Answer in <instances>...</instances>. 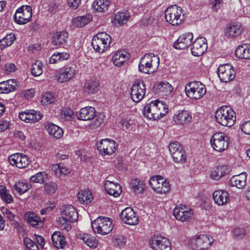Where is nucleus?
<instances>
[{"instance_id":"nucleus-34","label":"nucleus","mask_w":250,"mask_h":250,"mask_svg":"<svg viewBox=\"0 0 250 250\" xmlns=\"http://www.w3.org/2000/svg\"><path fill=\"white\" fill-rule=\"evenodd\" d=\"M51 239L54 246L57 249H62L66 245L64 236L59 231L54 232L52 235Z\"/></svg>"},{"instance_id":"nucleus-60","label":"nucleus","mask_w":250,"mask_h":250,"mask_svg":"<svg viewBox=\"0 0 250 250\" xmlns=\"http://www.w3.org/2000/svg\"><path fill=\"white\" fill-rule=\"evenodd\" d=\"M242 131L247 135H250V120L244 121L241 125Z\"/></svg>"},{"instance_id":"nucleus-28","label":"nucleus","mask_w":250,"mask_h":250,"mask_svg":"<svg viewBox=\"0 0 250 250\" xmlns=\"http://www.w3.org/2000/svg\"><path fill=\"white\" fill-rule=\"evenodd\" d=\"M18 84L13 79L0 83V93H9L16 90Z\"/></svg>"},{"instance_id":"nucleus-32","label":"nucleus","mask_w":250,"mask_h":250,"mask_svg":"<svg viewBox=\"0 0 250 250\" xmlns=\"http://www.w3.org/2000/svg\"><path fill=\"white\" fill-rule=\"evenodd\" d=\"M92 20V16L90 14L78 16L72 20V25L76 27H83Z\"/></svg>"},{"instance_id":"nucleus-5","label":"nucleus","mask_w":250,"mask_h":250,"mask_svg":"<svg viewBox=\"0 0 250 250\" xmlns=\"http://www.w3.org/2000/svg\"><path fill=\"white\" fill-rule=\"evenodd\" d=\"M213 242V238L207 234L196 235L190 240L189 246L193 250H206Z\"/></svg>"},{"instance_id":"nucleus-41","label":"nucleus","mask_w":250,"mask_h":250,"mask_svg":"<svg viewBox=\"0 0 250 250\" xmlns=\"http://www.w3.org/2000/svg\"><path fill=\"white\" fill-rule=\"evenodd\" d=\"M128 18L127 13L119 12L115 15L113 22L116 25H122L126 23Z\"/></svg>"},{"instance_id":"nucleus-53","label":"nucleus","mask_w":250,"mask_h":250,"mask_svg":"<svg viewBox=\"0 0 250 250\" xmlns=\"http://www.w3.org/2000/svg\"><path fill=\"white\" fill-rule=\"evenodd\" d=\"M104 118L105 115L104 113L101 112L96 115L95 114V116L93 119L94 120L93 122V125L95 127L100 126L103 123Z\"/></svg>"},{"instance_id":"nucleus-24","label":"nucleus","mask_w":250,"mask_h":250,"mask_svg":"<svg viewBox=\"0 0 250 250\" xmlns=\"http://www.w3.org/2000/svg\"><path fill=\"white\" fill-rule=\"evenodd\" d=\"M45 128L50 135L57 139L61 138L63 136V131L62 128L52 123H46Z\"/></svg>"},{"instance_id":"nucleus-7","label":"nucleus","mask_w":250,"mask_h":250,"mask_svg":"<svg viewBox=\"0 0 250 250\" xmlns=\"http://www.w3.org/2000/svg\"><path fill=\"white\" fill-rule=\"evenodd\" d=\"M111 42V38L105 32L98 33L92 39L91 45L97 52L102 53L109 46Z\"/></svg>"},{"instance_id":"nucleus-26","label":"nucleus","mask_w":250,"mask_h":250,"mask_svg":"<svg viewBox=\"0 0 250 250\" xmlns=\"http://www.w3.org/2000/svg\"><path fill=\"white\" fill-rule=\"evenodd\" d=\"M68 36L67 32L65 31L56 32L52 38V43L55 46H63L66 43Z\"/></svg>"},{"instance_id":"nucleus-52","label":"nucleus","mask_w":250,"mask_h":250,"mask_svg":"<svg viewBox=\"0 0 250 250\" xmlns=\"http://www.w3.org/2000/svg\"><path fill=\"white\" fill-rule=\"evenodd\" d=\"M168 148L171 154L183 149V146L177 142L170 143L169 144Z\"/></svg>"},{"instance_id":"nucleus-30","label":"nucleus","mask_w":250,"mask_h":250,"mask_svg":"<svg viewBox=\"0 0 250 250\" xmlns=\"http://www.w3.org/2000/svg\"><path fill=\"white\" fill-rule=\"evenodd\" d=\"M149 184L151 188H169L170 184L169 182L164 179L160 175L152 176L149 180Z\"/></svg>"},{"instance_id":"nucleus-23","label":"nucleus","mask_w":250,"mask_h":250,"mask_svg":"<svg viewBox=\"0 0 250 250\" xmlns=\"http://www.w3.org/2000/svg\"><path fill=\"white\" fill-rule=\"evenodd\" d=\"M95 109L92 106H86L82 108L77 113V117L78 120L88 121L92 120L95 116Z\"/></svg>"},{"instance_id":"nucleus-21","label":"nucleus","mask_w":250,"mask_h":250,"mask_svg":"<svg viewBox=\"0 0 250 250\" xmlns=\"http://www.w3.org/2000/svg\"><path fill=\"white\" fill-rule=\"evenodd\" d=\"M192 39V33L183 34L174 42L173 47L176 49H185L190 45Z\"/></svg>"},{"instance_id":"nucleus-57","label":"nucleus","mask_w":250,"mask_h":250,"mask_svg":"<svg viewBox=\"0 0 250 250\" xmlns=\"http://www.w3.org/2000/svg\"><path fill=\"white\" fill-rule=\"evenodd\" d=\"M106 192L110 196L114 197L119 196L122 192V188H104Z\"/></svg>"},{"instance_id":"nucleus-11","label":"nucleus","mask_w":250,"mask_h":250,"mask_svg":"<svg viewBox=\"0 0 250 250\" xmlns=\"http://www.w3.org/2000/svg\"><path fill=\"white\" fill-rule=\"evenodd\" d=\"M117 147L116 143L109 139H103L97 144V149L102 155L112 154L116 150Z\"/></svg>"},{"instance_id":"nucleus-64","label":"nucleus","mask_w":250,"mask_h":250,"mask_svg":"<svg viewBox=\"0 0 250 250\" xmlns=\"http://www.w3.org/2000/svg\"><path fill=\"white\" fill-rule=\"evenodd\" d=\"M19 159V153L10 155L8 157V160L11 165L16 166L17 165L18 159Z\"/></svg>"},{"instance_id":"nucleus-13","label":"nucleus","mask_w":250,"mask_h":250,"mask_svg":"<svg viewBox=\"0 0 250 250\" xmlns=\"http://www.w3.org/2000/svg\"><path fill=\"white\" fill-rule=\"evenodd\" d=\"M151 248L153 250H171L168 239L161 235H155L151 239Z\"/></svg>"},{"instance_id":"nucleus-37","label":"nucleus","mask_w":250,"mask_h":250,"mask_svg":"<svg viewBox=\"0 0 250 250\" xmlns=\"http://www.w3.org/2000/svg\"><path fill=\"white\" fill-rule=\"evenodd\" d=\"M110 3L109 0H95L92 6L98 12H104L108 9Z\"/></svg>"},{"instance_id":"nucleus-44","label":"nucleus","mask_w":250,"mask_h":250,"mask_svg":"<svg viewBox=\"0 0 250 250\" xmlns=\"http://www.w3.org/2000/svg\"><path fill=\"white\" fill-rule=\"evenodd\" d=\"M42 63L40 61H36L32 64L31 74L35 77L40 76L42 73Z\"/></svg>"},{"instance_id":"nucleus-42","label":"nucleus","mask_w":250,"mask_h":250,"mask_svg":"<svg viewBox=\"0 0 250 250\" xmlns=\"http://www.w3.org/2000/svg\"><path fill=\"white\" fill-rule=\"evenodd\" d=\"M16 38L14 33L7 34L0 41V49L2 50L5 48L11 45L15 41Z\"/></svg>"},{"instance_id":"nucleus-19","label":"nucleus","mask_w":250,"mask_h":250,"mask_svg":"<svg viewBox=\"0 0 250 250\" xmlns=\"http://www.w3.org/2000/svg\"><path fill=\"white\" fill-rule=\"evenodd\" d=\"M61 215L63 218L69 220L70 222H76L78 218L76 208L72 205H63L61 208Z\"/></svg>"},{"instance_id":"nucleus-51","label":"nucleus","mask_w":250,"mask_h":250,"mask_svg":"<svg viewBox=\"0 0 250 250\" xmlns=\"http://www.w3.org/2000/svg\"><path fill=\"white\" fill-rule=\"evenodd\" d=\"M157 101V107L159 111V117L162 118L164 117L166 113L168 112L167 105L164 104L163 102Z\"/></svg>"},{"instance_id":"nucleus-36","label":"nucleus","mask_w":250,"mask_h":250,"mask_svg":"<svg viewBox=\"0 0 250 250\" xmlns=\"http://www.w3.org/2000/svg\"><path fill=\"white\" fill-rule=\"evenodd\" d=\"M70 54L68 52H55L50 58L49 63L51 64L58 63L68 60Z\"/></svg>"},{"instance_id":"nucleus-9","label":"nucleus","mask_w":250,"mask_h":250,"mask_svg":"<svg viewBox=\"0 0 250 250\" xmlns=\"http://www.w3.org/2000/svg\"><path fill=\"white\" fill-rule=\"evenodd\" d=\"M244 30V27L241 22L233 21L226 25L224 28V34L227 39L233 40L241 36Z\"/></svg>"},{"instance_id":"nucleus-39","label":"nucleus","mask_w":250,"mask_h":250,"mask_svg":"<svg viewBox=\"0 0 250 250\" xmlns=\"http://www.w3.org/2000/svg\"><path fill=\"white\" fill-rule=\"evenodd\" d=\"M157 92H163L167 95L171 93L173 87L170 84L167 82H161L154 86Z\"/></svg>"},{"instance_id":"nucleus-33","label":"nucleus","mask_w":250,"mask_h":250,"mask_svg":"<svg viewBox=\"0 0 250 250\" xmlns=\"http://www.w3.org/2000/svg\"><path fill=\"white\" fill-rule=\"evenodd\" d=\"M235 54L239 59L250 60V44L239 45L236 49Z\"/></svg>"},{"instance_id":"nucleus-10","label":"nucleus","mask_w":250,"mask_h":250,"mask_svg":"<svg viewBox=\"0 0 250 250\" xmlns=\"http://www.w3.org/2000/svg\"><path fill=\"white\" fill-rule=\"evenodd\" d=\"M32 17V12L31 6L22 5L17 10L13 18L17 24L21 25L29 22Z\"/></svg>"},{"instance_id":"nucleus-4","label":"nucleus","mask_w":250,"mask_h":250,"mask_svg":"<svg viewBox=\"0 0 250 250\" xmlns=\"http://www.w3.org/2000/svg\"><path fill=\"white\" fill-rule=\"evenodd\" d=\"M91 226L95 232L102 235L108 234L113 229L111 219L105 217H100L92 221Z\"/></svg>"},{"instance_id":"nucleus-8","label":"nucleus","mask_w":250,"mask_h":250,"mask_svg":"<svg viewBox=\"0 0 250 250\" xmlns=\"http://www.w3.org/2000/svg\"><path fill=\"white\" fill-rule=\"evenodd\" d=\"M210 144L214 150L222 152L228 148L229 138L223 132H216L212 136Z\"/></svg>"},{"instance_id":"nucleus-46","label":"nucleus","mask_w":250,"mask_h":250,"mask_svg":"<svg viewBox=\"0 0 250 250\" xmlns=\"http://www.w3.org/2000/svg\"><path fill=\"white\" fill-rule=\"evenodd\" d=\"M173 161L177 163H184L187 160L186 152L182 149V151H177L171 154Z\"/></svg>"},{"instance_id":"nucleus-40","label":"nucleus","mask_w":250,"mask_h":250,"mask_svg":"<svg viewBox=\"0 0 250 250\" xmlns=\"http://www.w3.org/2000/svg\"><path fill=\"white\" fill-rule=\"evenodd\" d=\"M128 58V54L119 51L112 56V60L115 65L121 66Z\"/></svg>"},{"instance_id":"nucleus-17","label":"nucleus","mask_w":250,"mask_h":250,"mask_svg":"<svg viewBox=\"0 0 250 250\" xmlns=\"http://www.w3.org/2000/svg\"><path fill=\"white\" fill-rule=\"evenodd\" d=\"M20 119L26 123H34L38 122L42 118L40 112L34 110H27L19 113Z\"/></svg>"},{"instance_id":"nucleus-20","label":"nucleus","mask_w":250,"mask_h":250,"mask_svg":"<svg viewBox=\"0 0 250 250\" xmlns=\"http://www.w3.org/2000/svg\"><path fill=\"white\" fill-rule=\"evenodd\" d=\"M123 221L126 224L135 225L138 223V218L133 209L131 208H126L120 214Z\"/></svg>"},{"instance_id":"nucleus-35","label":"nucleus","mask_w":250,"mask_h":250,"mask_svg":"<svg viewBox=\"0 0 250 250\" xmlns=\"http://www.w3.org/2000/svg\"><path fill=\"white\" fill-rule=\"evenodd\" d=\"M93 199L92 192L88 188L82 189L78 194V200L81 204H89Z\"/></svg>"},{"instance_id":"nucleus-27","label":"nucleus","mask_w":250,"mask_h":250,"mask_svg":"<svg viewBox=\"0 0 250 250\" xmlns=\"http://www.w3.org/2000/svg\"><path fill=\"white\" fill-rule=\"evenodd\" d=\"M212 196L214 202L219 206L224 205L229 199V193L222 189L215 191Z\"/></svg>"},{"instance_id":"nucleus-47","label":"nucleus","mask_w":250,"mask_h":250,"mask_svg":"<svg viewBox=\"0 0 250 250\" xmlns=\"http://www.w3.org/2000/svg\"><path fill=\"white\" fill-rule=\"evenodd\" d=\"M29 163V158L26 155L19 153V159L16 167L19 168H25L28 166Z\"/></svg>"},{"instance_id":"nucleus-12","label":"nucleus","mask_w":250,"mask_h":250,"mask_svg":"<svg viewBox=\"0 0 250 250\" xmlns=\"http://www.w3.org/2000/svg\"><path fill=\"white\" fill-rule=\"evenodd\" d=\"M217 75L221 81L228 83L233 79L235 73L231 65L226 63L219 66L217 69Z\"/></svg>"},{"instance_id":"nucleus-45","label":"nucleus","mask_w":250,"mask_h":250,"mask_svg":"<svg viewBox=\"0 0 250 250\" xmlns=\"http://www.w3.org/2000/svg\"><path fill=\"white\" fill-rule=\"evenodd\" d=\"M56 98L54 95L50 92H46L42 94L41 103L42 105H47L54 103Z\"/></svg>"},{"instance_id":"nucleus-29","label":"nucleus","mask_w":250,"mask_h":250,"mask_svg":"<svg viewBox=\"0 0 250 250\" xmlns=\"http://www.w3.org/2000/svg\"><path fill=\"white\" fill-rule=\"evenodd\" d=\"M25 218L27 222L34 228H39L43 225V223L40 217L33 212H26L25 214Z\"/></svg>"},{"instance_id":"nucleus-55","label":"nucleus","mask_w":250,"mask_h":250,"mask_svg":"<svg viewBox=\"0 0 250 250\" xmlns=\"http://www.w3.org/2000/svg\"><path fill=\"white\" fill-rule=\"evenodd\" d=\"M73 115V110L68 107H64L62 109L61 117L66 120H70Z\"/></svg>"},{"instance_id":"nucleus-16","label":"nucleus","mask_w":250,"mask_h":250,"mask_svg":"<svg viewBox=\"0 0 250 250\" xmlns=\"http://www.w3.org/2000/svg\"><path fill=\"white\" fill-rule=\"evenodd\" d=\"M207 48L206 39L204 37H199L193 42L191 48V51L193 55L200 56L206 51Z\"/></svg>"},{"instance_id":"nucleus-63","label":"nucleus","mask_w":250,"mask_h":250,"mask_svg":"<svg viewBox=\"0 0 250 250\" xmlns=\"http://www.w3.org/2000/svg\"><path fill=\"white\" fill-rule=\"evenodd\" d=\"M115 165L119 170H125L126 169V165L123 163L122 158H118L115 161Z\"/></svg>"},{"instance_id":"nucleus-2","label":"nucleus","mask_w":250,"mask_h":250,"mask_svg":"<svg viewBox=\"0 0 250 250\" xmlns=\"http://www.w3.org/2000/svg\"><path fill=\"white\" fill-rule=\"evenodd\" d=\"M216 121L223 126L230 127L236 121L235 112L229 106H223L215 112Z\"/></svg>"},{"instance_id":"nucleus-22","label":"nucleus","mask_w":250,"mask_h":250,"mask_svg":"<svg viewBox=\"0 0 250 250\" xmlns=\"http://www.w3.org/2000/svg\"><path fill=\"white\" fill-rule=\"evenodd\" d=\"M173 119L176 124L185 125L191 122L192 116L188 111L180 110L174 115Z\"/></svg>"},{"instance_id":"nucleus-61","label":"nucleus","mask_w":250,"mask_h":250,"mask_svg":"<svg viewBox=\"0 0 250 250\" xmlns=\"http://www.w3.org/2000/svg\"><path fill=\"white\" fill-rule=\"evenodd\" d=\"M56 166L57 167V169L56 170V174L60 173L65 175L70 173L69 169L65 167L61 166V164H57Z\"/></svg>"},{"instance_id":"nucleus-6","label":"nucleus","mask_w":250,"mask_h":250,"mask_svg":"<svg viewBox=\"0 0 250 250\" xmlns=\"http://www.w3.org/2000/svg\"><path fill=\"white\" fill-rule=\"evenodd\" d=\"M182 9L176 5L169 6L165 12L166 21L172 25L180 24L183 21Z\"/></svg>"},{"instance_id":"nucleus-54","label":"nucleus","mask_w":250,"mask_h":250,"mask_svg":"<svg viewBox=\"0 0 250 250\" xmlns=\"http://www.w3.org/2000/svg\"><path fill=\"white\" fill-rule=\"evenodd\" d=\"M46 176V174L43 172H38L35 175L32 176L30 180L31 182L34 183H42L43 181L44 177Z\"/></svg>"},{"instance_id":"nucleus-15","label":"nucleus","mask_w":250,"mask_h":250,"mask_svg":"<svg viewBox=\"0 0 250 250\" xmlns=\"http://www.w3.org/2000/svg\"><path fill=\"white\" fill-rule=\"evenodd\" d=\"M74 66L65 65L55 75V77L61 83L68 82L73 79L76 74Z\"/></svg>"},{"instance_id":"nucleus-3","label":"nucleus","mask_w":250,"mask_h":250,"mask_svg":"<svg viewBox=\"0 0 250 250\" xmlns=\"http://www.w3.org/2000/svg\"><path fill=\"white\" fill-rule=\"evenodd\" d=\"M188 97L194 100L202 98L206 93L205 85L200 82H192L188 83L185 88Z\"/></svg>"},{"instance_id":"nucleus-62","label":"nucleus","mask_w":250,"mask_h":250,"mask_svg":"<svg viewBox=\"0 0 250 250\" xmlns=\"http://www.w3.org/2000/svg\"><path fill=\"white\" fill-rule=\"evenodd\" d=\"M59 221L60 227L62 229H66L68 231L71 229V226L68 223V222H69V220H66L65 218H63L62 215L61 218H60Z\"/></svg>"},{"instance_id":"nucleus-58","label":"nucleus","mask_w":250,"mask_h":250,"mask_svg":"<svg viewBox=\"0 0 250 250\" xmlns=\"http://www.w3.org/2000/svg\"><path fill=\"white\" fill-rule=\"evenodd\" d=\"M232 234L233 236L237 238H242L245 235V231L242 228H235L232 231Z\"/></svg>"},{"instance_id":"nucleus-31","label":"nucleus","mask_w":250,"mask_h":250,"mask_svg":"<svg viewBox=\"0 0 250 250\" xmlns=\"http://www.w3.org/2000/svg\"><path fill=\"white\" fill-rule=\"evenodd\" d=\"M183 208L180 209L179 208L176 207L173 209V215L175 218L180 220L181 221L184 222L188 221L193 215V212L191 210H182Z\"/></svg>"},{"instance_id":"nucleus-48","label":"nucleus","mask_w":250,"mask_h":250,"mask_svg":"<svg viewBox=\"0 0 250 250\" xmlns=\"http://www.w3.org/2000/svg\"><path fill=\"white\" fill-rule=\"evenodd\" d=\"M23 241L26 250H40L38 245L30 238L26 237Z\"/></svg>"},{"instance_id":"nucleus-50","label":"nucleus","mask_w":250,"mask_h":250,"mask_svg":"<svg viewBox=\"0 0 250 250\" xmlns=\"http://www.w3.org/2000/svg\"><path fill=\"white\" fill-rule=\"evenodd\" d=\"M112 242L115 246L121 248L125 246L126 240L124 236L118 235L113 237Z\"/></svg>"},{"instance_id":"nucleus-43","label":"nucleus","mask_w":250,"mask_h":250,"mask_svg":"<svg viewBox=\"0 0 250 250\" xmlns=\"http://www.w3.org/2000/svg\"><path fill=\"white\" fill-rule=\"evenodd\" d=\"M81 239L90 248H95L98 245V240L95 237L89 234H84Z\"/></svg>"},{"instance_id":"nucleus-18","label":"nucleus","mask_w":250,"mask_h":250,"mask_svg":"<svg viewBox=\"0 0 250 250\" xmlns=\"http://www.w3.org/2000/svg\"><path fill=\"white\" fill-rule=\"evenodd\" d=\"M157 107V101H151L144 107L143 114L149 120H156L160 119Z\"/></svg>"},{"instance_id":"nucleus-1","label":"nucleus","mask_w":250,"mask_h":250,"mask_svg":"<svg viewBox=\"0 0 250 250\" xmlns=\"http://www.w3.org/2000/svg\"><path fill=\"white\" fill-rule=\"evenodd\" d=\"M159 62L160 59L157 55L153 53L146 54L140 61L139 70L146 74H152L157 70Z\"/></svg>"},{"instance_id":"nucleus-14","label":"nucleus","mask_w":250,"mask_h":250,"mask_svg":"<svg viewBox=\"0 0 250 250\" xmlns=\"http://www.w3.org/2000/svg\"><path fill=\"white\" fill-rule=\"evenodd\" d=\"M146 87L144 82H136L132 85L130 92L132 100L136 103H139L144 98L146 94Z\"/></svg>"},{"instance_id":"nucleus-25","label":"nucleus","mask_w":250,"mask_h":250,"mask_svg":"<svg viewBox=\"0 0 250 250\" xmlns=\"http://www.w3.org/2000/svg\"><path fill=\"white\" fill-rule=\"evenodd\" d=\"M247 174L244 172L240 174L233 176L229 181V185L231 187L236 188H244L246 184Z\"/></svg>"},{"instance_id":"nucleus-49","label":"nucleus","mask_w":250,"mask_h":250,"mask_svg":"<svg viewBox=\"0 0 250 250\" xmlns=\"http://www.w3.org/2000/svg\"><path fill=\"white\" fill-rule=\"evenodd\" d=\"M0 195L2 199L6 203H11L13 201L12 196L7 188H0Z\"/></svg>"},{"instance_id":"nucleus-59","label":"nucleus","mask_w":250,"mask_h":250,"mask_svg":"<svg viewBox=\"0 0 250 250\" xmlns=\"http://www.w3.org/2000/svg\"><path fill=\"white\" fill-rule=\"evenodd\" d=\"M1 211L3 215H5L6 217L11 221H13L15 218L14 214L10 211L7 208L2 207L1 208Z\"/></svg>"},{"instance_id":"nucleus-56","label":"nucleus","mask_w":250,"mask_h":250,"mask_svg":"<svg viewBox=\"0 0 250 250\" xmlns=\"http://www.w3.org/2000/svg\"><path fill=\"white\" fill-rule=\"evenodd\" d=\"M216 168H218L219 179L230 171V169L227 166H219Z\"/></svg>"},{"instance_id":"nucleus-38","label":"nucleus","mask_w":250,"mask_h":250,"mask_svg":"<svg viewBox=\"0 0 250 250\" xmlns=\"http://www.w3.org/2000/svg\"><path fill=\"white\" fill-rule=\"evenodd\" d=\"M84 89L86 92L89 94L96 93L99 89V83L96 79L87 81L84 84Z\"/></svg>"}]
</instances>
